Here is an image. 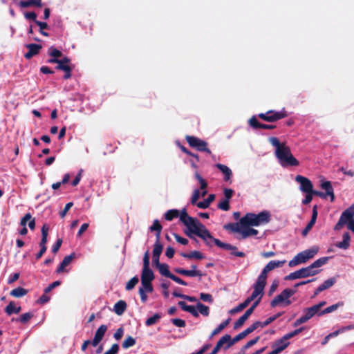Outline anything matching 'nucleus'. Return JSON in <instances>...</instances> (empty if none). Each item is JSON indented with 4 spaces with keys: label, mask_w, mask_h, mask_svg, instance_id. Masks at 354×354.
I'll list each match as a JSON object with an SVG mask.
<instances>
[{
    "label": "nucleus",
    "mask_w": 354,
    "mask_h": 354,
    "mask_svg": "<svg viewBox=\"0 0 354 354\" xmlns=\"http://www.w3.org/2000/svg\"><path fill=\"white\" fill-rule=\"evenodd\" d=\"M268 140L275 147V156L282 167H297L299 165V162L293 156L290 148L286 143H281L276 137H270Z\"/></svg>",
    "instance_id": "obj_1"
},
{
    "label": "nucleus",
    "mask_w": 354,
    "mask_h": 354,
    "mask_svg": "<svg viewBox=\"0 0 354 354\" xmlns=\"http://www.w3.org/2000/svg\"><path fill=\"white\" fill-rule=\"evenodd\" d=\"M179 216L180 221L185 225L186 234L190 237L199 236V226L197 221L187 215L185 209H183L180 213L177 209H170L165 214V218L167 221H171L174 218Z\"/></svg>",
    "instance_id": "obj_2"
},
{
    "label": "nucleus",
    "mask_w": 354,
    "mask_h": 354,
    "mask_svg": "<svg viewBox=\"0 0 354 354\" xmlns=\"http://www.w3.org/2000/svg\"><path fill=\"white\" fill-rule=\"evenodd\" d=\"M201 239H203L206 245L212 247L214 245L227 250H231V254L238 257H245V254L243 252H236L237 248L230 243H225L212 236L205 225L201 224Z\"/></svg>",
    "instance_id": "obj_3"
},
{
    "label": "nucleus",
    "mask_w": 354,
    "mask_h": 354,
    "mask_svg": "<svg viewBox=\"0 0 354 354\" xmlns=\"http://www.w3.org/2000/svg\"><path fill=\"white\" fill-rule=\"evenodd\" d=\"M330 257H322L312 264L306 268H302L295 272H291L288 275L284 277L285 280H295L297 279L306 278L316 275L319 272V270L315 268H319L327 263Z\"/></svg>",
    "instance_id": "obj_4"
},
{
    "label": "nucleus",
    "mask_w": 354,
    "mask_h": 354,
    "mask_svg": "<svg viewBox=\"0 0 354 354\" xmlns=\"http://www.w3.org/2000/svg\"><path fill=\"white\" fill-rule=\"evenodd\" d=\"M270 213L268 211H263L256 214L247 213L241 218L242 227L259 226L268 223L270 221Z\"/></svg>",
    "instance_id": "obj_5"
},
{
    "label": "nucleus",
    "mask_w": 354,
    "mask_h": 354,
    "mask_svg": "<svg viewBox=\"0 0 354 354\" xmlns=\"http://www.w3.org/2000/svg\"><path fill=\"white\" fill-rule=\"evenodd\" d=\"M319 252L318 246H313L310 248L298 253L295 257L289 261L288 266L293 267L301 263H306L308 260L313 258Z\"/></svg>",
    "instance_id": "obj_6"
},
{
    "label": "nucleus",
    "mask_w": 354,
    "mask_h": 354,
    "mask_svg": "<svg viewBox=\"0 0 354 354\" xmlns=\"http://www.w3.org/2000/svg\"><path fill=\"white\" fill-rule=\"evenodd\" d=\"M297 292V290L290 288L284 289L279 295L276 296L271 301L270 306L274 308L280 304H283L284 306H288L292 304L290 297Z\"/></svg>",
    "instance_id": "obj_7"
},
{
    "label": "nucleus",
    "mask_w": 354,
    "mask_h": 354,
    "mask_svg": "<svg viewBox=\"0 0 354 354\" xmlns=\"http://www.w3.org/2000/svg\"><path fill=\"white\" fill-rule=\"evenodd\" d=\"M321 187L326 191L325 193L314 189L311 193H313V195L319 196L322 198H326L327 196H330V201L333 202L335 200V194L331 183L330 181H324L321 184Z\"/></svg>",
    "instance_id": "obj_8"
},
{
    "label": "nucleus",
    "mask_w": 354,
    "mask_h": 354,
    "mask_svg": "<svg viewBox=\"0 0 354 354\" xmlns=\"http://www.w3.org/2000/svg\"><path fill=\"white\" fill-rule=\"evenodd\" d=\"M295 181L300 184V190L302 192L309 193L313 192V185L308 178L297 175L295 177Z\"/></svg>",
    "instance_id": "obj_9"
},
{
    "label": "nucleus",
    "mask_w": 354,
    "mask_h": 354,
    "mask_svg": "<svg viewBox=\"0 0 354 354\" xmlns=\"http://www.w3.org/2000/svg\"><path fill=\"white\" fill-rule=\"evenodd\" d=\"M232 341L231 336L225 334L218 341L214 349L218 352L223 346L224 350H227L234 344H232Z\"/></svg>",
    "instance_id": "obj_10"
},
{
    "label": "nucleus",
    "mask_w": 354,
    "mask_h": 354,
    "mask_svg": "<svg viewBox=\"0 0 354 354\" xmlns=\"http://www.w3.org/2000/svg\"><path fill=\"white\" fill-rule=\"evenodd\" d=\"M107 330L106 325H101L95 332L93 339L91 341V345L94 347L97 346L103 339L104 334Z\"/></svg>",
    "instance_id": "obj_11"
},
{
    "label": "nucleus",
    "mask_w": 354,
    "mask_h": 354,
    "mask_svg": "<svg viewBox=\"0 0 354 354\" xmlns=\"http://www.w3.org/2000/svg\"><path fill=\"white\" fill-rule=\"evenodd\" d=\"M286 116L287 113L285 111H275L274 110H270L268 111L266 122H276L279 120L286 118Z\"/></svg>",
    "instance_id": "obj_12"
},
{
    "label": "nucleus",
    "mask_w": 354,
    "mask_h": 354,
    "mask_svg": "<svg viewBox=\"0 0 354 354\" xmlns=\"http://www.w3.org/2000/svg\"><path fill=\"white\" fill-rule=\"evenodd\" d=\"M178 306L185 311L189 312L192 313L194 316H198L199 311V302L196 303V306L188 305L185 301H180L178 302Z\"/></svg>",
    "instance_id": "obj_13"
},
{
    "label": "nucleus",
    "mask_w": 354,
    "mask_h": 354,
    "mask_svg": "<svg viewBox=\"0 0 354 354\" xmlns=\"http://www.w3.org/2000/svg\"><path fill=\"white\" fill-rule=\"evenodd\" d=\"M258 323H253L250 327L244 330L243 332L240 333L237 335H236L233 338L232 344H235L237 342L243 339L244 337H245L248 335L252 333L254 330H255L259 327Z\"/></svg>",
    "instance_id": "obj_14"
},
{
    "label": "nucleus",
    "mask_w": 354,
    "mask_h": 354,
    "mask_svg": "<svg viewBox=\"0 0 354 354\" xmlns=\"http://www.w3.org/2000/svg\"><path fill=\"white\" fill-rule=\"evenodd\" d=\"M264 288L265 286L255 282L254 285V291L252 293V295L247 298L248 301L250 303L251 301L254 300L259 295V297H261V299L263 295Z\"/></svg>",
    "instance_id": "obj_15"
},
{
    "label": "nucleus",
    "mask_w": 354,
    "mask_h": 354,
    "mask_svg": "<svg viewBox=\"0 0 354 354\" xmlns=\"http://www.w3.org/2000/svg\"><path fill=\"white\" fill-rule=\"evenodd\" d=\"M75 257V254L72 253L70 255L66 256L62 263H60L59 266L57 268L56 272L60 273L64 271H65V268L68 266L73 259Z\"/></svg>",
    "instance_id": "obj_16"
},
{
    "label": "nucleus",
    "mask_w": 354,
    "mask_h": 354,
    "mask_svg": "<svg viewBox=\"0 0 354 354\" xmlns=\"http://www.w3.org/2000/svg\"><path fill=\"white\" fill-rule=\"evenodd\" d=\"M26 48L28 49V51L25 54V57L26 59H30L39 53L41 46L38 44H28Z\"/></svg>",
    "instance_id": "obj_17"
},
{
    "label": "nucleus",
    "mask_w": 354,
    "mask_h": 354,
    "mask_svg": "<svg viewBox=\"0 0 354 354\" xmlns=\"http://www.w3.org/2000/svg\"><path fill=\"white\" fill-rule=\"evenodd\" d=\"M216 167L224 174L223 180L226 182L229 181L232 176V170L226 165L218 163Z\"/></svg>",
    "instance_id": "obj_18"
},
{
    "label": "nucleus",
    "mask_w": 354,
    "mask_h": 354,
    "mask_svg": "<svg viewBox=\"0 0 354 354\" xmlns=\"http://www.w3.org/2000/svg\"><path fill=\"white\" fill-rule=\"evenodd\" d=\"M154 276L152 270L149 268H143L141 275V283L151 282Z\"/></svg>",
    "instance_id": "obj_19"
},
{
    "label": "nucleus",
    "mask_w": 354,
    "mask_h": 354,
    "mask_svg": "<svg viewBox=\"0 0 354 354\" xmlns=\"http://www.w3.org/2000/svg\"><path fill=\"white\" fill-rule=\"evenodd\" d=\"M224 229L226 230H230L233 232H239L241 234L242 231V224L241 223V219L239 220V222L237 223H229L224 225Z\"/></svg>",
    "instance_id": "obj_20"
},
{
    "label": "nucleus",
    "mask_w": 354,
    "mask_h": 354,
    "mask_svg": "<svg viewBox=\"0 0 354 354\" xmlns=\"http://www.w3.org/2000/svg\"><path fill=\"white\" fill-rule=\"evenodd\" d=\"M304 329V327H301L299 328H297L292 332H290L287 334H286L285 335H283L281 338L279 339V341L278 342L279 343H290L289 342H288V340L295 336H296L297 335H298L299 333H300L301 331H303V330Z\"/></svg>",
    "instance_id": "obj_21"
},
{
    "label": "nucleus",
    "mask_w": 354,
    "mask_h": 354,
    "mask_svg": "<svg viewBox=\"0 0 354 354\" xmlns=\"http://www.w3.org/2000/svg\"><path fill=\"white\" fill-rule=\"evenodd\" d=\"M242 231H241V236L242 239H246L251 236H256L258 234L259 232L257 230H255L254 228L250 227H242Z\"/></svg>",
    "instance_id": "obj_22"
},
{
    "label": "nucleus",
    "mask_w": 354,
    "mask_h": 354,
    "mask_svg": "<svg viewBox=\"0 0 354 354\" xmlns=\"http://www.w3.org/2000/svg\"><path fill=\"white\" fill-rule=\"evenodd\" d=\"M286 263V260H281V261H270L267 263L266 267L268 269V270L270 272L275 268H281L283 266V265Z\"/></svg>",
    "instance_id": "obj_23"
},
{
    "label": "nucleus",
    "mask_w": 354,
    "mask_h": 354,
    "mask_svg": "<svg viewBox=\"0 0 354 354\" xmlns=\"http://www.w3.org/2000/svg\"><path fill=\"white\" fill-rule=\"evenodd\" d=\"M196 266H193V270H185L182 268H177L175 272L188 277H195L198 275V272L196 270Z\"/></svg>",
    "instance_id": "obj_24"
},
{
    "label": "nucleus",
    "mask_w": 354,
    "mask_h": 354,
    "mask_svg": "<svg viewBox=\"0 0 354 354\" xmlns=\"http://www.w3.org/2000/svg\"><path fill=\"white\" fill-rule=\"evenodd\" d=\"M270 271L268 270V269L265 266L263 268V269L262 270L260 275L258 277V279H257L256 283H257L259 284H261L263 286H266V279H267V277H268V273Z\"/></svg>",
    "instance_id": "obj_25"
},
{
    "label": "nucleus",
    "mask_w": 354,
    "mask_h": 354,
    "mask_svg": "<svg viewBox=\"0 0 354 354\" xmlns=\"http://www.w3.org/2000/svg\"><path fill=\"white\" fill-rule=\"evenodd\" d=\"M126 307H127V304H126L125 301L120 300V301H118L117 303H115V304L114 305V308H113L114 312L117 315H120L124 312Z\"/></svg>",
    "instance_id": "obj_26"
},
{
    "label": "nucleus",
    "mask_w": 354,
    "mask_h": 354,
    "mask_svg": "<svg viewBox=\"0 0 354 354\" xmlns=\"http://www.w3.org/2000/svg\"><path fill=\"white\" fill-rule=\"evenodd\" d=\"M342 215L348 221L350 222L351 220H354V203L352 204L348 208L344 210Z\"/></svg>",
    "instance_id": "obj_27"
},
{
    "label": "nucleus",
    "mask_w": 354,
    "mask_h": 354,
    "mask_svg": "<svg viewBox=\"0 0 354 354\" xmlns=\"http://www.w3.org/2000/svg\"><path fill=\"white\" fill-rule=\"evenodd\" d=\"M6 313L10 315L12 313L17 314L21 311V307L20 306H16L15 305V303L11 301L9 303V304L6 306L5 309Z\"/></svg>",
    "instance_id": "obj_28"
},
{
    "label": "nucleus",
    "mask_w": 354,
    "mask_h": 354,
    "mask_svg": "<svg viewBox=\"0 0 354 354\" xmlns=\"http://www.w3.org/2000/svg\"><path fill=\"white\" fill-rule=\"evenodd\" d=\"M41 0H29V1H21L19 4L21 8H27L30 6H35L37 7L41 6Z\"/></svg>",
    "instance_id": "obj_29"
},
{
    "label": "nucleus",
    "mask_w": 354,
    "mask_h": 354,
    "mask_svg": "<svg viewBox=\"0 0 354 354\" xmlns=\"http://www.w3.org/2000/svg\"><path fill=\"white\" fill-rule=\"evenodd\" d=\"M215 198L216 195L214 194H209L206 199L201 201V209H206L209 207L210 204L215 200Z\"/></svg>",
    "instance_id": "obj_30"
},
{
    "label": "nucleus",
    "mask_w": 354,
    "mask_h": 354,
    "mask_svg": "<svg viewBox=\"0 0 354 354\" xmlns=\"http://www.w3.org/2000/svg\"><path fill=\"white\" fill-rule=\"evenodd\" d=\"M231 319L228 318L222 323H221L212 332L211 335L214 336L218 334L221 331H222L230 322Z\"/></svg>",
    "instance_id": "obj_31"
},
{
    "label": "nucleus",
    "mask_w": 354,
    "mask_h": 354,
    "mask_svg": "<svg viewBox=\"0 0 354 354\" xmlns=\"http://www.w3.org/2000/svg\"><path fill=\"white\" fill-rule=\"evenodd\" d=\"M28 291L21 287H18L17 288L13 289L10 292V295L15 297H21L27 294Z\"/></svg>",
    "instance_id": "obj_32"
},
{
    "label": "nucleus",
    "mask_w": 354,
    "mask_h": 354,
    "mask_svg": "<svg viewBox=\"0 0 354 354\" xmlns=\"http://www.w3.org/2000/svg\"><path fill=\"white\" fill-rule=\"evenodd\" d=\"M343 306V303L342 302H338L335 304H333L332 306H330L326 308H324L323 310H322L320 312V315H325V314H328V313H330L332 312H334L335 311L339 306Z\"/></svg>",
    "instance_id": "obj_33"
},
{
    "label": "nucleus",
    "mask_w": 354,
    "mask_h": 354,
    "mask_svg": "<svg viewBox=\"0 0 354 354\" xmlns=\"http://www.w3.org/2000/svg\"><path fill=\"white\" fill-rule=\"evenodd\" d=\"M157 268L160 273L165 277L170 278V276L173 274L169 272V266L165 263H161Z\"/></svg>",
    "instance_id": "obj_34"
},
{
    "label": "nucleus",
    "mask_w": 354,
    "mask_h": 354,
    "mask_svg": "<svg viewBox=\"0 0 354 354\" xmlns=\"http://www.w3.org/2000/svg\"><path fill=\"white\" fill-rule=\"evenodd\" d=\"M250 304V302L246 299L243 302L239 304L237 306L230 310V313L231 314L236 313L239 312H241L244 308H245L248 305Z\"/></svg>",
    "instance_id": "obj_35"
},
{
    "label": "nucleus",
    "mask_w": 354,
    "mask_h": 354,
    "mask_svg": "<svg viewBox=\"0 0 354 354\" xmlns=\"http://www.w3.org/2000/svg\"><path fill=\"white\" fill-rule=\"evenodd\" d=\"M249 318V316H248L245 313H244L242 316H241L234 323V329H238L241 326H242L245 322Z\"/></svg>",
    "instance_id": "obj_36"
},
{
    "label": "nucleus",
    "mask_w": 354,
    "mask_h": 354,
    "mask_svg": "<svg viewBox=\"0 0 354 354\" xmlns=\"http://www.w3.org/2000/svg\"><path fill=\"white\" fill-rule=\"evenodd\" d=\"M150 230L151 231H156V238L157 239H159L162 230V226L159 223L158 220L154 221L153 224L150 227Z\"/></svg>",
    "instance_id": "obj_37"
},
{
    "label": "nucleus",
    "mask_w": 354,
    "mask_h": 354,
    "mask_svg": "<svg viewBox=\"0 0 354 354\" xmlns=\"http://www.w3.org/2000/svg\"><path fill=\"white\" fill-rule=\"evenodd\" d=\"M260 337L259 336L256 337L255 338L250 340L249 342H248L241 348V352L239 353H242L243 354L245 351L248 348H249L250 347L254 346V344H256L258 341L259 340Z\"/></svg>",
    "instance_id": "obj_38"
},
{
    "label": "nucleus",
    "mask_w": 354,
    "mask_h": 354,
    "mask_svg": "<svg viewBox=\"0 0 354 354\" xmlns=\"http://www.w3.org/2000/svg\"><path fill=\"white\" fill-rule=\"evenodd\" d=\"M48 54L50 56V57H55L57 59H58L59 57H61L62 55V52L54 48L53 46H51L48 48Z\"/></svg>",
    "instance_id": "obj_39"
},
{
    "label": "nucleus",
    "mask_w": 354,
    "mask_h": 354,
    "mask_svg": "<svg viewBox=\"0 0 354 354\" xmlns=\"http://www.w3.org/2000/svg\"><path fill=\"white\" fill-rule=\"evenodd\" d=\"M136 344V340L131 336L127 337L122 343V347L124 348H128Z\"/></svg>",
    "instance_id": "obj_40"
},
{
    "label": "nucleus",
    "mask_w": 354,
    "mask_h": 354,
    "mask_svg": "<svg viewBox=\"0 0 354 354\" xmlns=\"http://www.w3.org/2000/svg\"><path fill=\"white\" fill-rule=\"evenodd\" d=\"M348 221L341 214L338 222L334 227L335 230H339L342 228V227L345 225H348Z\"/></svg>",
    "instance_id": "obj_41"
},
{
    "label": "nucleus",
    "mask_w": 354,
    "mask_h": 354,
    "mask_svg": "<svg viewBox=\"0 0 354 354\" xmlns=\"http://www.w3.org/2000/svg\"><path fill=\"white\" fill-rule=\"evenodd\" d=\"M162 246L160 243L159 239H157L156 242L154 244V248L153 250V255L160 257V255L162 253Z\"/></svg>",
    "instance_id": "obj_42"
},
{
    "label": "nucleus",
    "mask_w": 354,
    "mask_h": 354,
    "mask_svg": "<svg viewBox=\"0 0 354 354\" xmlns=\"http://www.w3.org/2000/svg\"><path fill=\"white\" fill-rule=\"evenodd\" d=\"M160 318V316L158 315V314H155L154 315H153L152 317H149L146 322H145V324L147 326H150L151 325H153L155 324L158 321V319Z\"/></svg>",
    "instance_id": "obj_43"
},
{
    "label": "nucleus",
    "mask_w": 354,
    "mask_h": 354,
    "mask_svg": "<svg viewBox=\"0 0 354 354\" xmlns=\"http://www.w3.org/2000/svg\"><path fill=\"white\" fill-rule=\"evenodd\" d=\"M186 139L191 147H199V140L195 137L187 136Z\"/></svg>",
    "instance_id": "obj_44"
},
{
    "label": "nucleus",
    "mask_w": 354,
    "mask_h": 354,
    "mask_svg": "<svg viewBox=\"0 0 354 354\" xmlns=\"http://www.w3.org/2000/svg\"><path fill=\"white\" fill-rule=\"evenodd\" d=\"M261 302V297H259L253 304L245 312V313L248 316H250L252 313L254 312V309L257 308V306Z\"/></svg>",
    "instance_id": "obj_45"
},
{
    "label": "nucleus",
    "mask_w": 354,
    "mask_h": 354,
    "mask_svg": "<svg viewBox=\"0 0 354 354\" xmlns=\"http://www.w3.org/2000/svg\"><path fill=\"white\" fill-rule=\"evenodd\" d=\"M249 124L250 125L254 128V129H261V124L262 123H260L257 118H256V116H252L250 120H249Z\"/></svg>",
    "instance_id": "obj_46"
},
{
    "label": "nucleus",
    "mask_w": 354,
    "mask_h": 354,
    "mask_svg": "<svg viewBox=\"0 0 354 354\" xmlns=\"http://www.w3.org/2000/svg\"><path fill=\"white\" fill-rule=\"evenodd\" d=\"M142 286L139 290H142L143 292H151L153 291V287L151 285V282H144L141 283Z\"/></svg>",
    "instance_id": "obj_47"
},
{
    "label": "nucleus",
    "mask_w": 354,
    "mask_h": 354,
    "mask_svg": "<svg viewBox=\"0 0 354 354\" xmlns=\"http://www.w3.org/2000/svg\"><path fill=\"white\" fill-rule=\"evenodd\" d=\"M199 198V189H196L194 191L193 195L191 198V203L193 205L199 207V203L198 202V199Z\"/></svg>",
    "instance_id": "obj_48"
},
{
    "label": "nucleus",
    "mask_w": 354,
    "mask_h": 354,
    "mask_svg": "<svg viewBox=\"0 0 354 354\" xmlns=\"http://www.w3.org/2000/svg\"><path fill=\"white\" fill-rule=\"evenodd\" d=\"M218 208L223 211H228L230 208V201L225 199L223 200L218 204Z\"/></svg>",
    "instance_id": "obj_49"
},
{
    "label": "nucleus",
    "mask_w": 354,
    "mask_h": 354,
    "mask_svg": "<svg viewBox=\"0 0 354 354\" xmlns=\"http://www.w3.org/2000/svg\"><path fill=\"white\" fill-rule=\"evenodd\" d=\"M138 278L137 277H133L131 280L128 281V283L126 285V289L127 290H130L133 289L135 286L138 283Z\"/></svg>",
    "instance_id": "obj_50"
},
{
    "label": "nucleus",
    "mask_w": 354,
    "mask_h": 354,
    "mask_svg": "<svg viewBox=\"0 0 354 354\" xmlns=\"http://www.w3.org/2000/svg\"><path fill=\"white\" fill-rule=\"evenodd\" d=\"M289 344L290 343H284L282 346L275 348L273 351H272L268 354H279V353L282 352L284 349H286Z\"/></svg>",
    "instance_id": "obj_51"
},
{
    "label": "nucleus",
    "mask_w": 354,
    "mask_h": 354,
    "mask_svg": "<svg viewBox=\"0 0 354 354\" xmlns=\"http://www.w3.org/2000/svg\"><path fill=\"white\" fill-rule=\"evenodd\" d=\"M201 300L212 304L213 302L212 296L207 293H201Z\"/></svg>",
    "instance_id": "obj_52"
},
{
    "label": "nucleus",
    "mask_w": 354,
    "mask_h": 354,
    "mask_svg": "<svg viewBox=\"0 0 354 354\" xmlns=\"http://www.w3.org/2000/svg\"><path fill=\"white\" fill-rule=\"evenodd\" d=\"M223 194L225 196V200H227L230 201V200L233 196L234 191L232 189L225 188L223 189Z\"/></svg>",
    "instance_id": "obj_53"
},
{
    "label": "nucleus",
    "mask_w": 354,
    "mask_h": 354,
    "mask_svg": "<svg viewBox=\"0 0 354 354\" xmlns=\"http://www.w3.org/2000/svg\"><path fill=\"white\" fill-rule=\"evenodd\" d=\"M61 284V282L59 281H56L50 284L47 288H45L44 292L48 293L50 292L53 288L55 287L59 286Z\"/></svg>",
    "instance_id": "obj_54"
},
{
    "label": "nucleus",
    "mask_w": 354,
    "mask_h": 354,
    "mask_svg": "<svg viewBox=\"0 0 354 354\" xmlns=\"http://www.w3.org/2000/svg\"><path fill=\"white\" fill-rule=\"evenodd\" d=\"M315 222L310 221L306 227L303 230L301 234L305 236L308 234V232L311 230L313 226L315 225Z\"/></svg>",
    "instance_id": "obj_55"
},
{
    "label": "nucleus",
    "mask_w": 354,
    "mask_h": 354,
    "mask_svg": "<svg viewBox=\"0 0 354 354\" xmlns=\"http://www.w3.org/2000/svg\"><path fill=\"white\" fill-rule=\"evenodd\" d=\"M279 286V281L277 280H274L270 287V290L268 291V295H272L277 290Z\"/></svg>",
    "instance_id": "obj_56"
},
{
    "label": "nucleus",
    "mask_w": 354,
    "mask_h": 354,
    "mask_svg": "<svg viewBox=\"0 0 354 354\" xmlns=\"http://www.w3.org/2000/svg\"><path fill=\"white\" fill-rule=\"evenodd\" d=\"M119 351V346L117 344L112 345L111 348L106 351L104 354H117Z\"/></svg>",
    "instance_id": "obj_57"
},
{
    "label": "nucleus",
    "mask_w": 354,
    "mask_h": 354,
    "mask_svg": "<svg viewBox=\"0 0 354 354\" xmlns=\"http://www.w3.org/2000/svg\"><path fill=\"white\" fill-rule=\"evenodd\" d=\"M32 317V315L30 313H26L21 315L19 318V321L21 323H26L31 317Z\"/></svg>",
    "instance_id": "obj_58"
},
{
    "label": "nucleus",
    "mask_w": 354,
    "mask_h": 354,
    "mask_svg": "<svg viewBox=\"0 0 354 354\" xmlns=\"http://www.w3.org/2000/svg\"><path fill=\"white\" fill-rule=\"evenodd\" d=\"M171 322L177 327H183L185 325V321L180 319H172Z\"/></svg>",
    "instance_id": "obj_59"
},
{
    "label": "nucleus",
    "mask_w": 354,
    "mask_h": 354,
    "mask_svg": "<svg viewBox=\"0 0 354 354\" xmlns=\"http://www.w3.org/2000/svg\"><path fill=\"white\" fill-rule=\"evenodd\" d=\"M335 245L339 248L346 250L349 248L350 243H347L345 241L342 240V241L337 243Z\"/></svg>",
    "instance_id": "obj_60"
},
{
    "label": "nucleus",
    "mask_w": 354,
    "mask_h": 354,
    "mask_svg": "<svg viewBox=\"0 0 354 354\" xmlns=\"http://www.w3.org/2000/svg\"><path fill=\"white\" fill-rule=\"evenodd\" d=\"M306 194L305 198L303 199V201H302V203L304 205L309 204L313 200V193L309 192V193H306Z\"/></svg>",
    "instance_id": "obj_61"
},
{
    "label": "nucleus",
    "mask_w": 354,
    "mask_h": 354,
    "mask_svg": "<svg viewBox=\"0 0 354 354\" xmlns=\"http://www.w3.org/2000/svg\"><path fill=\"white\" fill-rule=\"evenodd\" d=\"M209 314V308L208 306L201 304V315L208 316Z\"/></svg>",
    "instance_id": "obj_62"
},
{
    "label": "nucleus",
    "mask_w": 354,
    "mask_h": 354,
    "mask_svg": "<svg viewBox=\"0 0 354 354\" xmlns=\"http://www.w3.org/2000/svg\"><path fill=\"white\" fill-rule=\"evenodd\" d=\"M73 206V203H68L66 205L64 209L59 213L60 216L62 218H64L66 214H67L68 211L71 209V207Z\"/></svg>",
    "instance_id": "obj_63"
},
{
    "label": "nucleus",
    "mask_w": 354,
    "mask_h": 354,
    "mask_svg": "<svg viewBox=\"0 0 354 354\" xmlns=\"http://www.w3.org/2000/svg\"><path fill=\"white\" fill-rule=\"evenodd\" d=\"M335 282H336L335 278H330V279L326 280L323 283L328 289V288L332 287L335 284Z\"/></svg>",
    "instance_id": "obj_64"
}]
</instances>
